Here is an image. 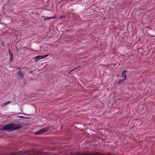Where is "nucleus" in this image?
I'll use <instances>...</instances> for the list:
<instances>
[{
	"mask_svg": "<svg viewBox=\"0 0 155 155\" xmlns=\"http://www.w3.org/2000/svg\"><path fill=\"white\" fill-rule=\"evenodd\" d=\"M74 68L73 69H72V70H71L70 71H69V73H68V74H70V73H71V72H72V71H74V70H76V69H77V68Z\"/></svg>",
	"mask_w": 155,
	"mask_h": 155,
	"instance_id": "nucleus-9",
	"label": "nucleus"
},
{
	"mask_svg": "<svg viewBox=\"0 0 155 155\" xmlns=\"http://www.w3.org/2000/svg\"><path fill=\"white\" fill-rule=\"evenodd\" d=\"M48 128L47 127L42 128L38 131L36 132L35 134L36 135H40L48 131Z\"/></svg>",
	"mask_w": 155,
	"mask_h": 155,
	"instance_id": "nucleus-4",
	"label": "nucleus"
},
{
	"mask_svg": "<svg viewBox=\"0 0 155 155\" xmlns=\"http://www.w3.org/2000/svg\"><path fill=\"white\" fill-rule=\"evenodd\" d=\"M8 52L9 54L10 55V60H12L14 56L12 52L11 51L10 49H8Z\"/></svg>",
	"mask_w": 155,
	"mask_h": 155,
	"instance_id": "nucleus-6",
	"label": "nucleus"
},
{
	"mask_svg": "<svg viewBox=\"0 0 155 155\" xmlns=\"http://www.w3.org/2000/svg\"><path fill=\"white\" fill-rule=\"evenodd\" d=\"M48 54L42 55H38L34 57V59L35 61L37 62L38 61L40 60L44 59L47 57L48 56Z\"/></svg>",
	"mask_w": 155,
	"mask_h": 155,
	"instance_id": "nucleus-3",
	"label": "nucleus"
},
{
	"mask_svg": "<svg viewBox=\"0 0 155 155\" xmlns=\"http://www.w3.org/2000/svg\"><path fill=\"white\" fill-rule=\"evenodd\" d=\"M125 80H124L123 79H122L121 80H119L117 81V84H120L121 83H123L124 82Z\"/></svg>",
	"mask_w": 155,
	"mask_h": 155,
	"instance_id": "nucleus-8",
	"label": "nucleus"
},
{
	"mask_svg": "<svg viewBox=\"0 0 155 155\" xmlns=\"http://www.w3.org/2000/svg\"><path fill=\"white\" fill-rule=\"evenodd\" d=\"M57 17L55 16H53L51 17H50V19H53V18H56Z\"/></svg>",
	"mask_w": 155,
	"mask_h": 155,
	"instance_id": "nucleus-13",
	"label": "nucleus"
},
{
	"mask_svg": "<svg viewBox=\"0 0 155 155\" xmlns=\"http://www.w3.org/2000/svg\"><path fill=\"white\" fill-rule=\"evenodd\" d=\"M21 128V127L19 125L16 126L14 124H10L4 126L2 127V130H9L8 131H11L20 129Z\"/></svg>",
	"mask_w": 155,
	"mask_h": 155,
	"instance_id": "nucleus-1",
	"label": "nucleus"
},
{
	"mask_svg": "<svg viewBox=\"0 0 155 155\" xmlns=\"http://www.w3.org/2000/svg\"><path fill=\"white\" fill-rule=\"evenodd\" d=\"M49 19H50V17L44 19V21H46V20H49Z\"/></svg>",
	"mask_w": 155,
	"mask_h": 155,
	"instance_id": "nucleus-11",
	"label": "nucleus"
},
{
	"mask_svg": "<svg viewBox=\"0 0 155 155\" xmlns=\"http://www.w3.org/2000/svg\"><path fill=\"white\" fill-rule=\"evenodd\" d=\"M7 105L6 102L2 104V106H5Z\"/></svg>",
	"mask_w": 155,
	"mask_h": 155,
	"instance_id": "nucleus-12",
	"label": "nucleus"
},
{
	"mask_svg": "<svg viewBox=\"0 0 155 155\" xmlns=\"http://www.w3.org/2000/svg\"><path fill=\"white\" fill-rule=\"evenodd\" d=\"M19 70V71L18 72V73L17 74V75H19L20 77L21 78H23L24 76V74L21 72L20 71V69L19 68H18Z\"/></svg>",
	"mask_w": 155,
	"mask_h": 155,
	"instance_id": "nucleus-7",
	"label": "nucleus"
},
{
	"mask_svg": "<svg viewBox=\"0 0 155 155\" xmlns=\"http://www.w3.org/2000/svg\"><path fill=\"white\" fill-rule=\"evenodd\" d=\"M11 103V102L10 101H8V102H6V104H7V105H8V104H10Z\"/></svg>",
	"mask_w": 155,
	"mask_h": 155,
	"instance_id": "nucleus-14",
	"label": "nucleus"
},
{
	"mask_svg": "<svg viewBox=\"0 0 155 155\" xmlns=\"http://www.w3.org/2000/svg\"><path fill=\"white\" fill-rule=\"evenodd\" d=\"M65 16H64L61 15V16H60L59 18L60 19H63V18H65Z\"/></svg>",
	"mask_w": 155,
	"mask_h": 155,
	"instance_id": "nucleus-10",
	"label": "nucleus"
},
{
	"mask_svg": "<svg viewBox=\"0 0 155 155\" xmlns=\"http://www.w3.org/2000/svg\"><path fill=\"white\" fill-rule=\"evenodd\" d=\"M127 72V71L126 70H125L123 71L121 74V77L122 78H123V79H124L125 80H126V78H127L126 73Z\"/></svg>",
	"mask_w": 155,
	"mask_h": 155,
	"instance_id": "nucleus-5",
	"label": "nucleus"
},
{
	"mask_svg": "<svg viewBox=\"0 0 155 155\" xmlns=\"http://www.w3.org/2000/svg\"><path fill=\"white\" fill-rule=\"evenodd\" d=\"M35 151L37 152H38V151L37 150H35V149H33L31 152V153L30 154H29V153L31 151L29 150H28L27 151H20L18 153V155H35V154L34 153Z\"/></svg>",
	"mask_w": 155,
	"mask_h": 155,
	"instance_id": "nucleus-2",
	"label": "nucleus"
}]
</instances>
